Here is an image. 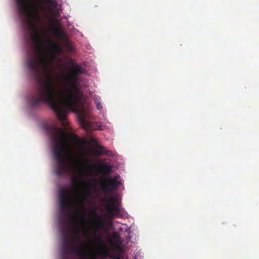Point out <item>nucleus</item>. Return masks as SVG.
I'll return each instance as SVG.
<instances>
[{
  "label": "nucleus",
  "mask_w": 259,
  "mask_h": 259,
  "mask_svg": "<svg viewBox=\"0 0 259 259\" xmlns=\"http://www.w3.org/2000/svg\"><path fill=\"white\" fill-rule=\"evenodd\" d=\"M49 132L51 135L54 157L57 162L55 172L57 176H61L65 172H69L71 164H83L72 155L74 149L68 142L69 138L75 141H78L79 138L76 135L68 134L64 130L55 126H51Z\"/></svg>",
  "instance_id": "nucleus-1"
},
{
  "label": "nucleus",
  "mask_w": 259,
  "mask_h": 259,
  "mask_svg": "<svg viewBox=\"0 0 259 259\" xmlns=\"http://www.w3.org/2000/svg\"><path fill=\"white\" fill-rule=\"evenodd\" d=\"M109 241L110 242H111V241H112L111 238L110 237H109Z\"/></svg>",
  "instance_id": "nucleus-19"
},
{
  "label": "nucleus",
  "mask_w": 259,
  "mask_h": 259,
  "mask_svg": "<svg viewBox=\"0 0 259 259\" xmlns=\"http://www.w3.org/2000/svg\"><path fill=\"white\" fill-rule=\"evenodd\" d=\"M98 148H99V149H103V147L102 146H99Z\"/></svg>",
  "instance_id": "nucleus-18"
},
{
  "label": "nucleus",
  "mask_w": 259,
  "mask_h": 259,
  "mask_svg": "<svg viewBox=\"0 0 259 259\" xmlns=\"http://www.w3.org/2000/svg\"><path fill=\"white\" fill-rule=\"evenodd\" d=\"M115 259H120L118 256H115L114 257Z\"/></svg>",
  "instance_id": "nucleus-17"
},
{
  "label": "nucleus",
  "mask_w": 259,
  "mask_h": 259,
  "mask_svg": "<svg viewBox=\"0 0 259 259\" xmlns=\"http://www.w3.org/2000/svg\"><path fill=\"white\" fill-rule=\"evenodd\" d=\"M94 241L98 244L102 246V249L101 250V253L103 255H107L108 252V249L105 245V242L102 238L101 236H99L94 239Z\"/></svg>",
  "instance_id": "nucleus-8"
},
{
  "label": "nucleus",
  "mask_w": 259,
  "mask_h": 259,
  "mask_svg": "<svg viewBox=\"0 0 259 259\" xmlns=\"http://www.w3.org/2000/svg\"><path fill=\"white\" fill-rule=\"evenodd\" d=\"M65 236L63 243L62 259H70V253H76L82 257L88 256L89 245L82 243L78 237Z\"/></svg>",
  "instance_id": "nucleus-3"
},
{
  "label": "nucleus",
  "mask_w": 259,
  "mask_h": 259,
  "mask_svg": "<svg viewBox=\"0 0 259 259\" xmlns=\"http://www.w3.org/2000/svg\"><path fill=\"white\" fill-rule=\"evenodd\" d=\"M87 116V113L85 112H83L78 116V121L81 127L85 130L99 129L100 126L98 123L89 121Z\"/></svg>",
  "instance_id": "nucleus-5"
},
{
  "label": "nucleus",
  "mask_w": 259,
  "mask_h": 259,
  "mask_svg": "<svg viewBox=\"0 0 259 259\" xmlns=\"http://www.w3.org/2000/svg\"><path fill=\"white\" fill-rule=\"evenodd\" d=\"M103 153H105L109 156H112V152L111 151H110V150H106V151H99V155H101Z\"/></svg>",
  "instance_id": "nucleus-15"
},
{
  "label": "nucleus",
  "mask_w": 259,
  "mask_h": 259,
  "mask_svg": "<svg viewBox=\"0 0 259 259\" xmlns=\"http://www.w3.org/2000/svg\"><path fill=\"white\" fill-rule=\"evenodd\" d=\"M48 46L49 49L52 52H60L61 50V47L60 46L56 43L51 41V40H48Z\"/></svg>",
  "instance_id": "nucleus-9"
},
{
  "label": "nucleus",
  "mask_w": 259,
  "mask_h": 259,
  "mask_svg": "<svg viewBox=\"0 0 259 259\" xmlns=\"http://www.w3.org/2000/svg\"><path fill=\"white\" fill-rule=\"evenodd\" d=\"M82 183V177L81 176L73 177L71 179V184L75 190L76 194L73 197L69 191L65 189L62 188L59 190L60 208L61 213L66 216L69 220L74 221V216L69 210L73 207L76 208L77 215L80 217L82 221H84V202L89 194V191L85 194H80L78 193V189ZM83 231L84 227L83 225ZM83 236H87V233L83 231Z\"/></svg>",
  "instance_id": "nucleus-2"
},
{
  "label": "nucleus",
  "mask_w": 259,
  "mask_h": 259,
  "mask_svg": "<svg viewBox=\"0 0 259 259\" xmlns=\"http://www.w3.org/2000/svg\"><path fill=\"white\" fill-rule=\"evenodd\" d=\"M107 215L110 219H113L115 216L118 215L120 212V208L118 205L114 203L112 199L106 205Z\"/></svg>",
  "instance_id": "nucleus-6"
},
{
  "label": "nucleus",
  "mask_w": 259,
  "mask_h": 259,
  "mask_svg": "<svg viewBox=\"0 0 259 259\" xmlns=\"http://www.w3.org/2000/svg\"><path fill=\"white\" fill-rule=\"evenodd\" d=\"M87 168L89 169L95 168L100 171H102L105 174H108L111 172L112 170V167L108 164L101 163L100 165H87Z\"/></svg>",
  "instance_id": "nucleus-7"
},
{
  "label": "nucleus",
  "mask_w": 259,
  "mask_h": 259,
  "mask_svg": "<svg viewBox=\"0 0 259 259\" xmlns=\"http://www.w3.org/2000/svg\"><path fill=\"white\" fill-rule=\"evenodd\" d=\"M46 2L54 8H55L57 5V2L55 0H46Z\"/></svg>",
  "instance_id": "nucleus-14"
},
{
  "label": "nucleus",
  "mask_w": 259,
  "mask_h": 259,
  "mask_svg": "<svg viewBox=\"0 0 259 259\" xmlns=\"http://www.w3.org/2000/svg\"><path fill=\"white\" fill-rule=\"evenodd\" d=\"M112 237L113 238L115 239V245L116 247L117 248H119V247H120V246L121 245V242L120 241V237H119V235L117 233H114L113 234Z\"/></svg>",
  "instance_id": "nucleus-10"
},
{
  "label": "nucleus",
  "mask_w": 259,
  "mask_h": 259,
  "mask_svg": "<svg viewBox=\"0 0 259 259\" xmlns=\"http://www.w3.org/2000/svg\"><path fill=\"white\" fill-rule=\"evenodd\" d=\"M94 99L95 100V104H96V108L98 110L102 109V106L101 105V103L100 102L99 99L98 98V97H94Z\"/></svg>",
  "instance_id": "nucleus-13"
},
{
  "label": "nucleus",
  "mask_w": 259,
  "mask_h": 259,
  "mask_svg": "<svg viewBox=\"0 0 259 259\" xmlns=\"http://www.w3.org/2000/svg\"><path fill=\"white\" fill-rule=\"evenodd\" d=\"M70 71H83V70L80 65L75 64L71 67Z\"/></svg>",
  "instance_id": "nucleus-12"
},
{
  "label": "nucleus",
  "mask_w": 259,
  "mask_h": 259,
  "mask_svg": "<svg viewBox=\"0 0 259 259\" xmlns=\"http://www.w3.org/2000/svg\"><path fill=\"white\" fill-rule=\"evenodd\" d=\"M53 58H54L55 55L54 54L52 55Z\"/></svg>",
  "instance_id": "nucleus-20"
},
{
  "label": "nucleus",
  "mask_w": 259,
  "mask_h": 259,
  "mask_svg": "<svg viewBox=\"0 0 259 259\" xmlns=\"http://www.w3.org/2000/svg\"><path fill=\"white\" fill-rule=\"evenodd\" d=\"M53 33L60 38H63L64 37V34L63 32L58 28L54 29Z\"/></svg>",
  "instance_id": "nucleus-11"
},
{
  "label": "nucleus",
  "mask_w": 259,
  "mask_h": 259,
  "mask_svg": "<svg viewBox=\"0 0 259 259\" xmlns=\"http://www.w3.org/2000/svg\"><path fill=\"white\" fill-rule=\"evenodd\" d=\"M93 212L94 213H95L96 214V216L99 219V221H98V223L99 224L101 225H102V220L100 219V217L99 215H98V214H96V212L95 210H93Z\"/></svg>",
  "instance_id": "nucleus-16"
},
{
  "label": "nucleus",
  "mask_w": 259,
  "mask_h": 259,
  "mask_svg": "<svg viewBox=\"0 0 259 259\" xmlns=\"http://www.w3.org/2000/svg\"><path fill=\"white\" fill-rule=\"evenodd\" d=\"M118 177L104 178L101 181V187L105 193H110L115 190L120 185V182L117 181Z\"/></svg>",
  "instance_id": "nucleus-4"
}]
</instances>
